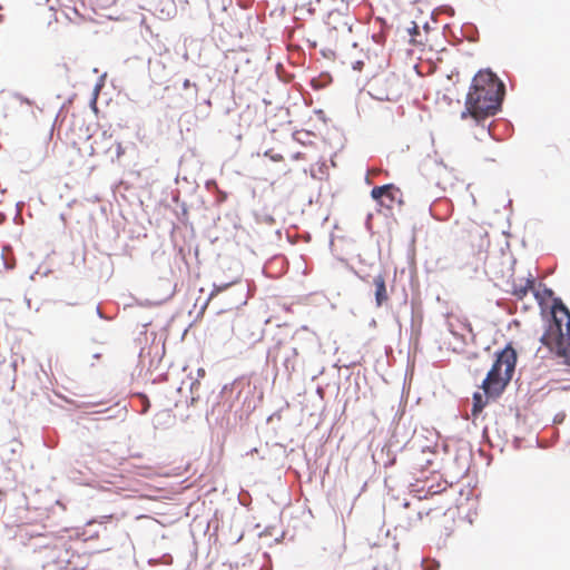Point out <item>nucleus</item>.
I'll list each match as a JSON object with an SVG mask.
<instances>
[{"label": "nucleus", "instance_id": "nucleus-1", "mask_svg": "<svg viewBox=\"0 0 570 570\" xmlns=\"http://www.w3.org/2000/svg\"><path fill=\"white\" fill-rule=\"evenodd\" d=\"M504 85L490 69L480 70L472 79L461 119H471L485 128V121L501 108Z\"/></svg>", "mask_w": 570, "mask_h": 570}, {"label": "nucleus", "instance_id": "nucleus-2", "mask_svg": "<svg viewBox=\"0 0 570 570\" xmlns=\"http://www.w3.org/2000/svg\"><path fill=\"white\" fill-rule=\"evenodd\" d=\"M551 313L552 321L540 341L570 366V312L561 302H558L553 304Z\"/></svg>", "mask_w": 570, "mask_h": 570}, {"label": "nucleus", "instance_id": "nucleus-3", "mask_svg": "<svg viewBox=\"0 0 570 570\" xmlns=\"http://www.w3.org/2000/svg\"><path fill=\"white\" fill-rule=\"evenodd\" d=\"M515 363L517 353L511 346H507L498 354L481 386L488 397L498 396L504 390L512 379Z\"/></svg>", "mask_w": 570, "mask_h": 570}, {"label": "nucleus", "instance_id": "nucleus-4", "mask_svg": "<svg viewBox=\"0 0 570 570\" xmlns=\"http://www.w3.org/2000/svg\"><path fill=\"white\" fill-rule=\"evenodd\" d=\"M371 197L381 207H384L389 210H393L395 207H401L404 204L402 190L393 184L375 186L371 190Z\"/></svg>", "mask_w": 570, "mask_h": 570}, {"label": "nucleus", "instance_id": "nucleus-5", "mask_svg": "<svg viewBox=\"0 0 570 570\" xmlns=\"http://www.w3.org/2000/svg\"><path fill=\"white\" fill-rule=\"evenodd\" d=\"M115 147V157L119 159L124 155L122 145L116 141L112 137V134L108 131H102L99 138H95L92 142V154H104L107 155Z\"/></svg>", "mask_w": 570, "mask_h": 570}, {"label": "nucleus", "instance_id": "nucleus-6", "mask_svg": "<svg viewBox=\"0 0 570 570\" xmlns=\"http://www.w3.org/2000/svg\"><path fill=\"white\" fill-rule=\"evenodd\" d=\"M373 284L375 286V303H376V306L380 307L389 301V294L386 291L384 275H382V274L376 275L373 278Z\"/></svg>", "mask_w": 570, "mask_h": 570}, {"label": "nucleus", "instance_id": "nucleus-7", "mask_svg": "<svg viewBox=\"0 0 570 570\" xmlns=\"http://www.w3.org/2000/svg\"><path fill=\"white\" fill-rule=\"evenodd\" d=\"M485 404L487 401L483 400L482 395L480 393H474L471 415L475 419L482 412Z\"/></svg>", "mask_w": 570, "mask_h": 570}, {"label": "nucleus", "instance_id": "nucleus-8", "mask_svg": "<svg viewBox=\"0 0 570 570\" xmlns=\"http://www.w3.org/2000/svg\"><path fill=\"white\" fill-rule=\"evenodd\" d=\"M292 357H286L284 365L287 370H295V358L298 355V351L296 347H292Z\"/></svg>", "mask_w": 570, "mask_h": 570}, {"label": "nucleus", "instance_id": "nucleus-9", "mask_svg": "<svg viewBox=\"0 0 570 570\" xmlns=\"http://www.w3.org/2000/svg\"><path fill=\"white\" fill-rule=\"evenodd\" d=\"M528 292V287H522L520 289H515L514 291V294L519 297V298H522L523 296H525Z\"/></svg>", "mask_w": 570, "mask_h": 570}, {"label": "nucleus", "instance_id": "nucleus-10", "mask_svg": "<svg viewBox=\"0 0 570 570\" xmlns=\"http://www.w3.org/2000/svg\"><path fill=\"white\" fill-rule=\"evenodd\" d=\"M228 286H229V284L215 286V289L213 291L212 295L217 294V293H219V292H222V291L226 289Z\"/></svg>", "mask_w": 570, "mask_h": 570}, {"label": "nucleus", "instance_id": "nucleus-11", "mask_svg": "<svg viewBox=\"0 0 570 570\" xmlns=\"http://www.w3.org/2000/svg\"><path fill=\"white\" fill-rule=\"evenodd\" d=\"M411 35L417 33V26L414 24L413 28L410 30Z\"/></svg>", "mask_w": 570, "mask_h": 570}, {"label": "nucleus", "instance_id": "nucleus-12", "mask_svg": "<svg viewBox=\"0 0 570 570\" xmlns=\"http://www.w3.org/2000/svg\"><path fill=\"white\" fill-rule=\"evenodd\" d=\"M275 160L282 159V156H275Z\"/></svg>", "mask_w": 570, "mask_h": 570}, {"label": "nucleus", "instance_id": "nucleus-13", "mask_svg": "<svg viewBox=\"0 0 570 570\" xmlns=\"http://www.w3.org/2000/svg\"><path fill=\"white\" fill-rule=\"evenodd\" d=\"M275 160L282 159V156H275Z\"/></svg>", "mask_w": 570, "mask_h": 570}, {"label": "nucleus", "instance_id": "nucleus-14", "mask_svg": "<svg viewBox=\"0 0 570 570\" xmlns=\"http://www.w3.org/2000/svg\"><path fill=\"white\" fill-rule=\"evenodd\" d=\"M529 287H532V281H528Z\"/></svg>", "mask_w": 570, "mask_h": 570}, {"label": "nucleus", "instance_id": "nucleus-15", "mask_svg": "<svg viewBox=\"0 0 570 570\" xmlns=\"http://www.w3.org/2000/svg\"><path fill=\"white\" fill-rule=\"evenodd\" d=\"M276 348H277V355H276V357H277L278 353H279V350H281V346H277Z\"/></svg>", "mask_w": 570, "mask_h": 570}, {"label": "nucleus", "instance_id": "nucleus-16", "mask_svg": "<svg viewBox=\"0 0 570 570\" xmlns=\"http://www.w3.org/2000/svg\"><path fill=\"white\" fill-rule=\"evenodd\" d=\"M184 85H185V87H187L189 85V81L186 80Z\"/></svg>", "mask_w": 570, "mask_h": 570}]
</instances>
